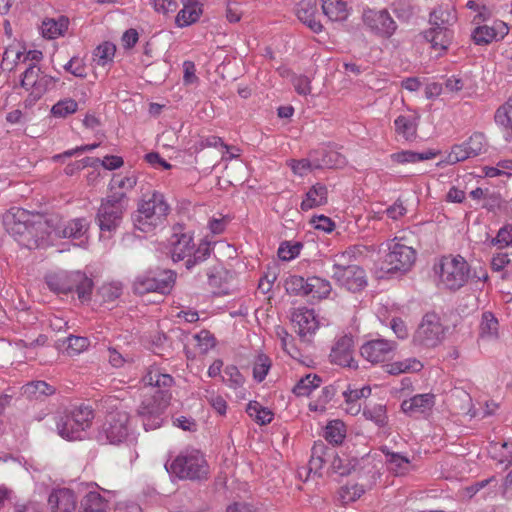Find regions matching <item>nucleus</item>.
Returning a JSON list of instances; mask_svg holds the SVG:
<instances>
[{"label":"nucleus","mask_w":512,"mask_h":512,"mask_svg":"<svg viewBox=\"0 0 512 512\" xmlns=\"http://www.w3.org/2000/svg\"><path fill=\"white\" fill-rule=\"evenodd\" d=\"M332 278L351 292H358L367 286V276L362 267L356 264H333Z\"/></svg>","instance_id":"obj_12"},{"label":"nucleus","mask_w":512,"mask_h":512,"mask_svg":"<svg viewBox=\"0 0 512 512\" xmlns=\"http://www.w3.org/2000/svg\"><path fill=\"white\" fill-rule=\"evenodd\" d=\"M321 384V378L317 375L308 374L302 377L293 388V393L299 397L309 396L313 390Z\"/></svg>","instance_id":"obj_42"},{"label":"nucleus","mask_w":512,"mask_h":512,"mask_svg":"<svg viewBox=\"0 0 512 512\" xmlns=\"http://www.w3.org/2000/svg\"><path fill=\"white\" fill-rule=\"evenodd\" d=\"M24 394L29 396L39 397L42 395H51L54 393V388L48 385L44 381H35L31 382L23 387Z\"/></svg>","instance_id":"obj_56"},{"label":"nucleus","mask_w":512,"mask_h":512,"mask_svg":"<svg viewBox=\"0 0 512 512\" xmlns=\"http://www.w3.org/2000/svg\"><path fill=\"white\" fill-rule=\"evenodd\" d=\"M86 492L80 501L79 512H107L108 504L98 490L96 483H87Z\"/></svg>","instance_id":"obj_24"},{"label":"nucleus","mask_w":512,"mask_h":512,"mask_svg":"<svg viewBox=\"0 0 512 512\" xmlns=\"http://www.w3.org/2000/svg\"><path fill=\"white\" fill-rule=\"evenodd\" d=\"M2 222L7 233L29 251L50 245L47 225L39 215L22 208H12L3 215Z\"/></svg>","instance_id":"obj_1"},{"label":"nucleus","mask_w":512,"mask_h":512,"mask_svg":"<svg viewBox=\"0 0 512 512\" xmlns=\"http://www.w3.org/2000/svg\"><path fill=\"white\" fill-rule=\"evenodd\" d=\"M63 345H65L67 354L74 356L85 351L89 347L90 341L86 337L70 335L63 342Z\"/></svg>","instance_id":"obj_47"},{"label":"nucleus","mask_w":512,"mask_h":512,"mask_svg":"<svg viewBox=\"0 0 512 512\" xmlns=\"http://www.w3.org/2000/svg\"><path fill=\"white\" fill-rule=\"evenodd\" d=\"M68 19L60 17L58 20L47 19L42 22L41 31L42 35L48 39H55L67 30Z\"/></svg>","instance_id":"obj_38"},{"label":"nucleus","mask_w":512,"mask_h":512,"mask_svg":"<svg viewBox=\"0 0 512 512\" xmlns=\"http://www.w3.org/2000/svg\"><path fill=\"white\" fill-rule=\"evenodd\" d=\"M122 292V284L118 281H111L102 284L97 291V295L103 302H113L121 296Z\"/></svg>","instance_id":"obj_44"},{"label":"nucleus","mask_w":512,"mask_h":512,"mask_svg":"<svg viewBox=\"0 0 512 512\" xmlns=\"http://www.w3.org/2000/svg\"><path fill=\"white\" fill-rule=\"evenodd\" d=\"M202 9L197 0H183V8L178 12L175 23L178 27H186L195 23Z\"/></svg>","instance_id":"obj_31"},{"label":"nucleus","mask_w":512,"mask_h":512,"mask_svg":"<svg viewBox=\"0 0 512 512\" xmlns=\"http://www.w3.org/2000/svg\"><path fill=\"white\" fill-rule=\"evenodd\" d=\"M353 354L354 341L352 336L342 335L335 340L329 358L333 364L342 367L356 368L357 365Z\"/></svg>","instance_id":"obj_17"},{"label":"nucleus","mask_w":512,"mask_h":512,"mask_svg":"<svg viewBox=\"0 0 512 512\" xmlns=\"http://www.w3.org/2000/svg\"><path fill=\"white\" fill-rule=\"evenodd\" d=\"M246 412L259 425L269 424L274 417L273 412L267 407H263L257 401H250L247 404Z\"/></svg>","instance_id":"obj_39"},{"label":"nucleus","mask_w":512,"mask_h":512,"mask_svg":"<svg viewBox=\"0 0 512 512\" xmlns=\"http://www.w3.org/2000/svg\"><path fill=\"white\" fill-rule=\"evenodd\" d=\"M423 37L439 56L445 54L452 43L453 31L448 27L431 26L423 32Z\"/></svg>","instance_id":"obj_23"},{"label":"nucleus","mask_w":512,"mask_h":512,"mask_svg":"<svg viewBox=\"0 0 512 512\" xmlns=\"http://www.w3.org/2000/svg\"><path fill=\"white\" fill-rule=\"evenodd\" d=\"M173 233L168 239L170 256H192L194 250L193 237L190 233L183 231V227L176 225Z\"/></svg>","instance_id":"obj_20"},{"label":"nucleus","mask_w":512,"mask_h":512,"mask_svg":"<svg viewBox=\"0 0 512 512\" xmlns=\"http://www.w3.org/2000/svg\"><path fill=\"white\" fill-rule=\"evenodd\" d=\"M500 337V325L497 317L491 311L481 314L478 332V345L483 347L496 342Z\"/></svg>","instance_id":"obj_21"},{"label":"nucleus","mask_w":512,"mask_h":512,"mask_svg":"<svg viewBox=\"0 0 512 512\" xmlns=\"http://www.w3.org/2000/svg\"><path fill=\"white\" fill-rule=\"evenodd\" d=\"M433 270L437 286L453 291L463 287L470 276L465 258H440Z\"/></svg>","instance_id":"obj_6"},{"label":"nucleus","mask_w":512,"mask_h":512,"mask_svg":"<svg viewBox=\"0 0 512 512\" xmlns=\"http://www.w3.org/2000/svg\"><path fill=\"white\" fill-rule=\"evenodd\" d=\"M289 165L295 174L304 176L313 169H316L314 154L310 152L307 159L291 160Z\"/></svg>","instance_id":"obj_55"},{"label":"nucleus","mask_w":512,"mask_h":512,"mask_svg":"<svg viewBox=\"0 0 512 512\" xmlns=\"http://www.w3.org/2000/svg\"><path fill=\"white\" fill-rule=\"evenodd\" d=\"M447 331L448 327L443 324L441 317L429 312L422 317L412 341L416 346L435 348L445 340Z\"/></svg>","instance_id":"obj_8"},{"label":"nucleus","mask_w":512,"mask_h":512,"mask_svg":"<svg viewBox=\"0 0 512 512\" xmlns=\"http://www.w3.org/2000/svg\"><path fill=\"white\" fill-rule=\"evenodd\" d=\"M51 512H76L77 496L69 488L54 489L48 498Z\"/></svg>","instance_id":"obj_22"},{"label":"nucleus","mask_w":512,"mask_h":512,"mask_svg":"<svg viewBox=\"0 0 512 512\" xmlns=\"http://www.w3.org/2000/svg\"><path fill=\"white\" fill-rule=\"evenodd\" d=\"M436 154L432 151H427L423 153H416L413 151H401L397 153H393L391 155V159L393 162L399 164L405 163H416L424 160L433 159Z\"/></svg>","instance_id":"obj_43"},{"label":"nucleus","mask_w":512,"mask_h":512,"mask_svg":"<svg viewBox=\"0 0 512 512\" xmlns=\"http://www.w3.org/2000/svg\"><path fill=\"white\" fill-rule=\"evenodd\" d=\"M57 81H58V79H56L52 76H49L46 74H41L39 81L37 82V85H36L34 91H31V94L35 98H40L45 92L52 89L55 86Z\"/></svg>","instance_id":"obj_59"},{"label":"nucleus","mask_w":512,"mask_h":512,"mask_svg":"<svg viewBox=\"0 0 512 512\" xmlns=\"http://www.w3.org/2000/svg\"><path fill=\"white\" fill-rule=\"evenodd\" d=\"M422 368L423 364L418 359L412 357L388 364L386 371L391 375H398L401 373L418 372Z\"/></svg>","instance_id":"obj_40"},{"label":"nucleus","mask_w":512,"mask_h":512,"mask_svg":"<svg viewBox=\"0 0 512 512\" xmlns=\"http://www.w3.org/2000/svg\"><path fill=\"white\" fill-rule=\"evenodd\" d=\"M509 32L508 25L501 20H496L491 26L489 25H477L472 33L471 37L476 45H488L493 41L502 40Z\"/></svg>","instance_id":"obj_18"},{"label":"nucleus","mask_w":512,"mask_h":512,"mask_svg":"<svg viewBox=\"0 0 512 512\" xmlns=\"http://www.w3.org/2000/svg\"><path fill=\"white\" fill-rule=\"evenodd\" d=\"M291 322L296 333L304 341L310 340L320 326L315 311L307 307L295 308L291 313Z\"/></svg>","instance_id":"obj_14"},{"label":"nucleus","mask_w":512,"mask_h":512,"mask_svg":"<svg viewBox=\"0 0 512 512\" xmlns=\"http://www.w3.org/2000/svg\"><path fill=\"white\" fill-rule=\"evenodd\" d=\"M322 10L331 21L339 22L346 20L350 13L346 0H323Z\"/></svg>","instance_id":"obj_34"},{"label":"nucleus","mask_w":512,"mask_h":512,"mask_svg":"<svg viewBox=\"0 0 512 512\" xmlns=\"http://www.w3.org/2000/svg\"><path fill=\"white\" fill-rule=\"evenodd\" d=\"M198 252L202 253V256H233L237 253L236 248L230 245L226 241H203L198 246Z\"/></svg>","instance_id":"obj_35"},{"label":"nucleus","mask_w":512,"mask_h":512,"mask_svg":"<svg viewBox=\"0 0 512 512\" xmlns=\"http://www.w3.org/2000/svg\"><path fill=\"white\" fill-rule=\"evenodd\" d=\"M334 394L335 392L333 387H324L321 390L319 400L309 403V409L312 411H323L325 409V405L334 397Z\"/></svg>","instance_id":"obj_60"},{"label":"nucleus","mask_w":512,"mask_h":512,"mask_svg":"<svg viewBox=\"0 0 512 512\" xmlns=\"http://www.w3.org/2000/svg\"><path fill=\"white\" fill-rule=\"evenodd\" d=\"M414 261L412 258H378L374 264V273L377 278H397L406 274Z\"/></svg>","instance_id":"obj_16"},{"label":"nucleus","mask_w":512,"mask_h":512,"mask_svg":"<svg viewBox=\"0 0 512 512\" xmlns=\"http://www.w3.org/2000/svg\"><path fill=\"white\" fill-rule=\"evenodd\" d=\"M328 201V190L324 184L316 183L305 194L301 202V209L308 211L310 209L325 205Z\"/></svg>","instance_id":"obj_30"},{"label":"nucleus","mask_w":512,"mask_h":512,"mask_svg":"<svg viewBox=\"0 0 512 512\" xmlns=\"http://www.w3.org/2000/svg\"><path fill=\"white\" fill-rule=\"evenodd\" d=\"M471 158L468 150L464 143L454 145L451 148L450 153L447 156V162L450 164H455L461 161H465L466 159Z\"/></svg>","instance_id":"obj_61"},{"label":"nucleus","mask_w":512,"mask_h":512,"mask_svg":"<svg viewBox=\"0 0 512 512\" xmlns=\"http://www.w3.org/2000/svg\"><path fill=\"white\" fill-rule=\"evenodd\" d=\"M116 52V46L112 42H103L98 45L93 53V61L98 65L105 67L113 62Z\"/></svg>","instance_id":"obj_41"},{"label":"nucleus","mask_w":512,"mask_h":512,"mask_svg":"<svg viewBox=\"0 0 512 512\" xmlns=\"http://www.w3.org/2000/svg\"><path fill=\"white\" fill-rule=\"evenodd\" d=\"M312 153L314 154L316 169L339 168L346 163L345 157L334 150L322 148L314 150Z\"/></svg>","instance_id":"obj_28"},{"label":"nucleus","mask_w":512,"mask_h":512,"mask_svg":"<svg viewBox=\"0 0 512 512\" xmlns=\"http://www.w3.org/2000/svg\"><path fill=\"white\" fill-rule=\"evenodd\" d=\"M435 397L431 393L418 394L401 404L403 412L409 415L425 414L433 408Z\"/></svg>","instance_id":"obj_26"},{"label":"nucleus","mask_w":512,"mask_h":512,"mask_svg":"<svg viewBox=\"0 0 512 512\" xmlns=\"http://www.w3.org/2000/svg\"><path fill=\"white\" fill-rule=\"evenodd\" d=\"M111 402H117V404L111 405L115 407L116 411H111L106 418V422L103 425V433L107 440L111 444H119L128 439L131 433L130 418L126 411L119 410L116 399H111Z\"/></svg>","instance_id":"obj_10"},{"label":"nucleus","mask_w":512,"mask_h":512,"mask_svg":"<svg viewBox=\"0 0 512 512\" xmlns=\"http://www.w3.org/2000/svg\"><path fill=\"white\" fill-rule=\"evenodd\" d=\"M494 118L505 130V140L509 142L512 138V97L496 110Z\"/></svg>","instance_id":"obj_36"},{"label":"nucleus","mask_w":512,"mask_h":512,"mask_svg":"<svg viewBox=\"0 0 512 512\" xmlns=\"http://www.w3.org/2000/svg\"><path fill=\"white\" fill-rule=\"evenodd\" d=\"M346 435L345 425L340 420L330 421L325 428V439L333 444H340Z\"/></svg>","instance_id":"obj_45"},{"label":"nucleus","mask_w":512,"mask_h":512,"mask_svg":"<svg viewBox=\"0 0 512 512\" xmlns=\"http://www.w3.org/2000/svg\"><path fill=\"white\" fill-rule=\"evenodd\" d=\"M222 381L236 392V397L244 400L247 397V391L244 387L245 378L236 366L229 365L225 367Z\"/></svg>","instance_id":"obj_27"},{"label":"nucleus","mask_w":512,"mask_h":512,"mask_svg":"<svg viewBox=\"0 0 512 512\" xmlns=\"http://www.w3.org/2000/svg\"><path fill=\"white\" fill-rule=\"evenodd\" d=\"M364 493V488L357 483H349L339 490V497L343 503L357 500Z\"/></svg>","instance_id":"obj_53"},{"label":"nucleus","mask_w":512,"mask_h":512,"mask_svg":"<svg viewBox=\"0 0 512 512\" xmlns=\"http://www.w3.org/2000/svg\"><path fill=\"white\" fill-rule=\"evenodd\" d=\"M363 415L379 427H383L387 423L386 408L382 404H375L364 408Z\"/></svg>","instance_id":"obj_49"},{"label":"nucleus","mask_w":512,"mask_h":512,"mask_svg":"<svg viewBox=\"0 0 512 512\" xmlns=\"http://www.w3.org/2000/svg\"><path fill=\"white\" fill-rule=\"evenodd\" d=\"M88 228L89 222L86 218H76L69 221L61 233L64 238L70 239L74 246L86 247L89 239Z\"/></svg>","instance_id":"obj_25"},{"label":"nucleus","mask_w":512,"mask_h":512,"mask_svg":"<svg viewBox=\"0 0 512 512\" xmlns=\"http://www.w3.org/2000/svg\"><path fill=\"white\" fill-rule=\"evenodd\" d=\"M386 246L390 251L389 256H412L415 254V250L406 245L403 239H393Z\"/></svg>","instance_id":"obj_58"},{"label":"nucleus","mask_w":512,"mask_h":512,"mask_svg":"<svg viewBox=\"0 0 512 512\" xmlns=\"http://www.w3.org/2000/svg\"><path fill=\"white\" fill-rule=\"evenodd\" d=\"M48 287L56 292L67 294L76 292L81 302H87L91 299L93 281L81 271H60L46 276Z\"/></svg>","instance_id":"obj_5"},{"label":"nucleus","mask_w":512,"mask_h":512,"mask_svg":"<svg viewBox=\"0 0 512 512\" xmlns=\"http://www.w3.org/2000/svg\"><path fill=\"white\" fill-rule=\"evenodd\" d=\"M166 471L180 479H201L207 476L208 468L202 453L198 450H185L170 463Z\"/></svg>","instance_id":"obj_7"},{"label":"nucleus","mask_w":512,"mask_h":512,"mask_svg":"<svg viewBox=\"0 0 512 512\" xmlns=\"http://www.w3.org/2000/svg\"><path fill=\"white\" fill-rule=\"evenodd\" d=\"M308 279H304L301 276H290L285 281V289L288 293L294 295H307L306 284Z\"/></svg>","instance_id":"obj_54"},{"label":"nucleus","mask_w":512,"mask_h":512,"mask_svg":"<svg viewBox=\"0 0 512 512\" xmlns=\"http://www.w3.org/2000/svg\"><path fill=\"white\" fill-rule=\"evenodd\" d=\"M464 144L471 157H476L487 151V142L483 133H474Z\"/></svg>","instance_id":"obj_48"},{"label":"nucleus","mask_w":512,"mask_h":512,"mask_svg":"<svg viewBox=\"0 0 512 512\" xmlns=\"http://www.w3.org/2000/svg\"><path fill=\"white\" fill-rule=\"evenodd\" d=\"M316 13V6L311 4L310 1H302L296 10L297 17L303 24L307 25L314 33H320L323 26L316 19Z\"/></svg>","instance_id":"obj_32"},{"label":"nucleus","mask_w":512,"mask_h":512,"mask_svg":"<svg viewBox=\"0 0 512 512\" xmlns=\"http://www.w3.org/2000/svg\"><path fill=\"white\" fill-rule=\"evenodd\" d=\"M363 21L371 31L383 37H390L397 28L396 22L385 9L365 10L363 12Z\"/></svg>","instance_id":"obj_15"},{"label":"nucleus","mask_w":512,"mask_h":512,"mask_svg":"<svg viewBox=\"0 0 512 512\" xmlns=\"http://www.w3.org/2000/svg\"><path fill=\"white\" fill-rule=\"evenodd\" d=\"M271 360L265 354H259L253 363V377L256 381L262 382L271 368Z\"/></svg>","instance_id":"obj_51"},{"label":"nucleus","mask_w":512,"mask_h":512,"mask_svg":"<svg viewBox=\"0 0 512 512\" xmlns=\"http://www.w3.org/2000/svg\"><path fill=\"white\" fill-rule=\"evenodd\" d=\"M95 162L101 163V165L107 170L118 169V168L122 167L124 164V161L121 157L114 156V155H108V156H105L103 158V160H100L99 158L93 159V158L86 157L85 159L82 160V166L85 167L88 165H94Z\"/></svg>","instance_id":"obj_52"},{"label":"nucleus","mask_w":512,"mask_h":512,"mask_svg":"<svg viewBox=\"0 0 512 512\" xmlns=\"http://www.w3.org/2000/svg\"><path fill=\"white\" fill-rule=\"evenodd\" d=\"M176 277V273L170 269L148 271L136 277L133 282V291L138 295L151 292L166 295L172 291Z\"/></svg>","instance_id":"obj_9"},{"label":"nucleus","mask_w":512,"mask_h":512,"mask_svg":"<svg viewBox=\"0 0 512 512\" xmlns=\"http://www.w3.org/2000/svg\"><path fill=\"white\" fill-rule=\"evenodd\" d=\"M307 295L311 296L314 299L322 300L328 298L331 294L332 286L330 282L326 279L320 277H310L308 278V283L306 284Z\"/></svg>","instance_id":"obj_37"},{"label":"nucleus","mask_w":512,"mask_h":512,"mask_svg":"<svg viewBox=\"0 0 512 512\" xmlns=\"http://www.w3.org/2000/svg\"><path fill=\"white\" fill-rule=\"evenodd\" d=\"M494 241L499 248H504L510 245L512 246V224H507L503 226L498 231V234Z\"/></svg>","instance_id":"obj_64"},{"label":"nucleus","mask_w":512,"mask_h":512,"mask_svg":"<svg viewBox=\"0 0 512 512\" xmlns=\"http://www.w3.org/2000/svg\"><path fill=\"white\" fill-rule=\"evenodd\" d=\"M142 381L145 386L158 388L150 398H146L142 402L138 410L144 429L146 431L154 430L163 423L162 415L171 399V395L166 389L171 387L173 378L169 374L162 373L158 367L151 366Z\"/></svg>","instance_id":"obj_2"},{"label":"nucleus","mask_w":512,"mask_h":512,"mask_svg":"<svg viewBox=\"0 0 512 512\" xmlns=\"http://www.w3.org/2000/svg\"><path fill=\"white\" fill-rule=\"evenodd\" d=\"M64 69L76 77L84 78L86 76L85 65L78 57H72L68 63L65 64Z\"/></svg>","instance_id":"obj_63"},{"label":"nucleus","mask_w":512,"mask_h":512,"mask_svg":"<svg viewBox=\"0 0 512 512\" xmlns=\"http://www.w3.org/2000/svg\"><path fill=\"white\" fill-rule=\"evenodd\" d=\"M22 75L21 86L26 90L32 89L34 91L41 76L40 68L36 65H30Z\"/></svg>","instance_id":"obj_57"},{"label":"nucleus","mask_w":512,"mask_h":512,"mask_svg":"<svg viewBox=\"0 0 512 512\" xmlns=\"http://www.w3.org/2000/svg\"><path fill=\"white\" fill-rule=\"evenodd\" d=\"M397 348V343L384 338H376L365 342L360 353L364 359L372 364L389 360Z\"/></svg>","instance_id":"obj_13"},{"label":"nucleus","mask_w":512,"mask_h":512,"mask_svg":"<svg viewBox=\"0 0 512 512\" xmlns=\"http://www.w3.org/2000/svg\"><path fill=\"white\" fill-rule=\"evenodd\" d=\"M371 394V388L369 386H363L362 388H351L349 387L343 392L345 401L358 402L362 398H367Z\"/></svg>","instance_id":"obj_62"},{"label":"nucleus","mask_w":512,"mask_h":512,"mask_svg":"<svg viewBox=\"0 0 512 512\" xmlns=\"http://www.w3.org/2000/svg\"><path fill=\"white\" fill-rule=\"evenodd\" d=\"M137 207L135 226L145 233L152 232L158 225H162L170 211L164 195L158 191L144 194Z\"/></svg>","instance_id":"obj_3"},{"label":"nucleus","mask_w":512,"mask_h":512,"mask_svg":"<svg viewBox=\"0 0 512 512\" xmlns=\"http://www.w3.org/2000/svg\"><path fill=\"white\" fill-rule=\"evenodd\" d=\"M137 184V176L134 173L127 175L114 174L108 186L107 197L128 205V192Z\"/></svg>","instance_id":"obj_19"},{"label":"nucleus","mask_w":512,"mask_h":512,"mask_svg":"<svg viewBox=\"0 0 512 512\" xmlns=\"http://www.w3.org/2000/svg\"><path fill=\"white\" fill-rule=\"evenodd\" d=\"M128 205L117 200L105 197L96 214V222L101 232H114L122 223Z\"/></svg>","instance_id":"obj_11"},{"label":"nucleus","mask_w":512,"mask_h":512,"mask_svg":"<svg viewBox=\"0 0 512 512\" xmlns=\"http://www.w3.org/2000/svg\"><path fill=\"white\" fill-rule=\"evenodd\" d=\"M386 463L390 471L396 475H403L408 472L410 462L408 458L398 453H387Z\"/></svg>","instance_id":"obj_46"},{"label":"nucleus","mask_w":512,"mask_h":512,"mask_svg":"<svg viewBox=\"0 0 512 512\" xmlns=\"http://www.w3.org/2000/svg\"><path fill=\"white\" fill-rule=\"evenodd\" d=\"M454 8L450 4L439 5L429 15L431 26L450 28L456 22Z\"/></svg>","instance_id":"obj_33"},{"label":"nucleus","mask_w":512,"mask_h":512,"mask_svg":"<svg viewBox=\"0 0 512 512\" xmlns=\"http://www.w3.org/2000/svg\"><path fill=\"white\" fill-rule=\"evenodd\" d=\"M77 110L78 103L71 98H66L55 103L52 106L51 113L54 117L65 118L68 115L74 114Z\"/></svg>","instance_id":"obj_50"},{"label":"nucleus","mask_w":512,"mask_h":512,"mask_svg":"<svg viewBox=\"0 0 512 512\" xmlns=\"http://www.w3.org/2000/svg\"><path fill=\"white\" fill-rule=\"evenodd\" d=\"M94 419L93 410L81 405L55 417L58 435L66 440L75 441L85 437Z\"/></svg>","instance_id":"obj_4"},{"label":"nucleus","mask_w":512,"mask_h":512,"mask_svg":"<svg viewBox=\"0 0 512 512\" xmlns=\"http://www.w3.org/2000/svg\"><path fill=\"white\" fill-rule=\"evenodd\" d=\"M419 116L417 114L399 115L394 120L396 134L405 139L413 140L417 134Z\"/></svg>","instance_id":"obj_29"}]
</instances>
